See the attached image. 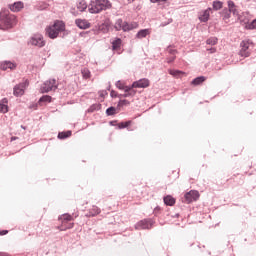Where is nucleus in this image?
<instances>
[{"label":"nucleus","mask_w":256,"mask_h":256,"mask_svg":"<svg viewBox=\"0 0 256 256\" xmlns=\"http://www.w3.org/2000/svg\"><path fill=\"white\" fill-rule=\"evenodd\" d=\"M77 9L81 11V13H83V11L87 9V3H85V1L79 2V4L77 5Z\"/></svg>","instance_id":"nucleus-30"},{"label":"nucleus","mask_w":256,"mask_h":256,"mask_svg":"<svg viewBox=\"0 0 256 256\" xmlns=\"http://www.w3.org/2000/svg\"><path fill=\"white\" fill-rule=\"evenodd\" d=\"M125 105H130L129 100H126V99H124V100H119V102H118V107H123V106H125Z\"/></svg>","instance_id":"nucleus-37"},{"label":"nucleus","mask_w":256,"mask_h":256,"mask_svg":"<svg viewBox=\"0 0 256 256\" xmlns=\"http://www.w3.org/2000/svg\"><path fill=\"white\" fill-rule=\"evenodd\" d=\"M217 37H211L206 40L207 45H217Z\"/></svg>","instance_id":"nucleus-32"},{"label":"nucleus","mask_w":256,"mask_h":256,"mask_svg":"<svg viewBox=\"0 0 256 256\" xmlns=\"http://www.w3.org/2000/svg\"><path fill=\"white\" fill-rule=\"evenodd\" d=\"M29 87V80H24L23 82H20L19 84H16L13 88V95L14 97H23L25 95V89Z\"/></svg>","instance_id":"nucleus-8"},{"label":"nucleus","mask_w":256,"mask_h":256,"mask_svg":"<svg viewBox=\"0 0 256 256\" xmlns=\"http://www.w3.org/2000/svg\"><path fill=\"white\" fill-rule=\"evenodd\" d=\"M159 1H167V0H158V2H159Z\"/></svg>","instance_id":"nucleus-56"},{"label":"nucleus","mask_w":256,"mask_h":256,"mask_svg":"<svg viewBox=\"0 0 256 256\" xmlns=\"http://www.w3.org/2000/svg\"><path fill=\"white\" fill-rule=\"evenodd\" d=\"M59 220L62 221V225H65V223L73 221V216H71L70 214H63L61 217H59Z\"/></svg>","instance_id":"nucleus-18"},{"label":"nucleus","mask_w":256,"mask_h":256,"mask_svg":"<svg viewBox=\"0 0 256 256\" xmlns=\"http://www.w3.org/2000/svg\"><path fill=\"white\" fill-rule=\"evenodd\" d=\"M133 87H135V89H145V87H149V79L143 78L135 81L133 82Z\"/></svg>","instance_id":"nucleus-11"},{"label":"nucleus","mask_w":256,"mask_h":256,"mask_svg":"<svg viewBox=\"0 0 256 256\" xmlns=\"http://www.w3.org/2000/svg\"><path fill=\"white\" fill-rule=\"evenodd\" d=\"M147 35H151V30L142 29V30L137 32L136 39H145V37H147Z\"/></svg>","instance_id":"nucleus-17"},{"label":"nucleus","mask_w":256,"mask_h":256,"mask_svg":"<svg viewBox=\"0 0 256 256\" xmlns=\"http://www.w3.org/2000/svg\"><path fill=\"white\" fill-rule=\"evenodd\" d=\"M29 45H32L33 47H38V49H42V47H45L46 42L45 38L43 37V34H33L29 39Z\"/></svg>","instance_id":"nucleus-6"},{"label":"nucleus","mask_w":256,"mask_h":256,"mask_svg":"<svg viewBox=\"0 0 256 256\" xmlns=\"http://www.w3.org/2000/svg\"><path fill=\"white\" fill-rule=\"evenodd\" d=\"M168 52L170 53V55H175V53H177V50L168 48Z\"/></svg>","instance_id":"nucleus-43"},{"label":"nucleus","mask_w":256,"mask_h":256,"mask_svg":"<svg viewBox=\"0 0 256 256\" xmlns=\"http://www.w3.org/2000/svg\"><path fill=\"white\" fill-rule=\"evenodd\" d=\"M165 25H167V24H162V27H165Z\"/></svg>","instance_id":"nucleus-55"},{"label":"nucleus","mask_w":256,"mask_h":256,"mask_svg":"<svg viewBox=\"0 0 256 256\" xmlns=\"http://www.w3.org/2000/svg\"><path fill=\"white\" fill-rule=\"evenodd\" d=\"M253 50V41L251 40H243L240 43V57H249L251 55V51Z\"/></svg>","instance_id":"nucleus-5"},{"label":"nucleus","mask_w":256,"mask_h":256,"mask_svg":"<svg viewBox=\"0 0 256 256\" xmlns=\"http://www.w3.org/2000/svg\"><path fill=\"white\" fill-rule=\"evenodd\" d=\"M168 73L170 75H172V77H181V75H183V71H179V70H168Z\"/></svg>","instance_id":"nucleus-27"},{"label":"nucleus","mask_w":256,"mask_h":256,"mask_svg":"<svg viewBox=\"0 0 256 256\" xmlns=\"http://www.w3.org/2000/svg\"><path fill=\"white\" fill-rule=\"evenodd\" d=\"M115 86L117 87V89H119L120 91H123L125 89V84L121 83V80H118L115 84Z\"/></svg>","instance_id":"nucleus-36"},{"label":"nucleus","mask_w":256,"mask_h":256,"mask_svg":"<svg viewBox=\"0 0 256 256\" xmlns=\"http://www.w3.org/2000/svg\"><path fill=\"white\" fill-rule=\"evenodd\" d=\"M175 61V56L171 57L169 60H168V63H173Z\"/></svg>","instance_id":"nucleus-46"},{"label":"nucleus","mask_w":256,"mask_h":256,"mask_svg":"<svg viewBox=\"0 0 256 256\" xmlns=\"http://www.w3.org/2000/svg\"><path fill=\"white\" fill-rule=\"evenodd\" d=\"M99 109H101V104H93V105L90 107L89 111H90L91 113H93V111H99Z\"/></svg>","instance_id":"nucleus-34"},{"label":"nucleus","mask_w":256,"mask_h":256,"mask_svg":"<svg viewBox=\"0 0 256 256\" xmlns=\"http://www.w3.org/2000/svg\"><path fill=\"white\" fill-rule=\"evenodd\" d=\"M99 213H101V209H99L97 206H93L88 213V217H95L99 215Z\"/></svg>","instance_id":"nucleus-20"},{"label":"nucleus","mask_w":256,"mask_h":256,"mask_svg":"<svg viewBox=\"0 0 256 256\" xmlns=\"http://www.w3.org/2000/svg\"><path fill=\"white\" fill-rule=\"evenodd\" d=\"M100 29H106V30H107L108 28H107V25L102 24V25L100 26Z\"/></svg>","instance_id":"nucleus-49"},{"label":"nucleus","mask_w":256,"mask_h":256,"mask_svg":"<svg viewBox=\"0 0 256 256\" xmlns=\"http://www.w3.org/2000/svg\"><path fill=\"white\" fill-rule=\"evenodd\" d=\"M8 7L13 13H19V11H21V9L25 7V4H23V2L21 1H18L14 2L13 4H9Z\"/></svg>","instance_id":"nucleus-13"},{"label":"nucleus","mask_w":256,"mask_h":256,"mask_svg":"<svg viewBox=\"0 0 256 256\" xmlns=\"http://www.w3.org/2000/svg\"><path fill=\"white\" fill-rule=\"evenodd\" d=\"M205 79L206 78L204 76L196 77L195 79L192 80L191 85H194L195 87H197V85H201V83H204Z\"/></svg>","instance_id":"nucleus-21"},{"label":"nucleus","mask_w":256,"mask_h":256,"mask_svg":"<svg viewBox=\"0 0 256 256\" xmlns=\"http://www.w3.org/2000/svg\"><path fill=\"white\" fill-rule=\"evenodd\" d=\"M211 13V8H208L202 12L199 13L198 19L201 21V23H207L209 21V17Z\"/></svg>","instance_id":"nucleus-12"},{"label":"nucleus","mask_w":256,"mask_h":256,"mask_svg":"<svg viewBox=\"0 0 256 256\" xmlns=\"http://www.w3.org/2000/svg\"><path fill=\"white\" fill-rule=\"evenodd\" d=\"M246 29H256V19L246 25Z\"/></svg>","instance_id":"nucleus-35"},{"label":"nucleus","mask_w":256,"mask_h":256,"mask_svg":"<svg viewBox=\"0 0 256 256\" xmlns=\"http://www.w3.org/2000/svg\"><path fill=\"white\" fill-rule=\"evenodd\" d=\"M127 97H134L133 92H124L123 94H118V99H127Z\"/></svg>","instance_id":"nucleus-33"},{"label":"nucleus","mask_w":256,"mask_h":256,"mask_svg":"<svg viewBox=\"0 0 256 256\" xmlns=\"http://www.w3.org/2000/svg\"><path fill=\"white\" fill-rule=\"evenodd\" d=\"M21 129H26L25 126L21 125Z\"/></svg>","instance_id":"nucleus-54"},{"label":"nucleus","mask_w":256,"mask_h":256,"mask_svg":"<svg viewBox=\"0 0 256 256\" xmlns=\"http://www.w3.org/2000/svg\"><path fill=\"white\" fill-rule=\"evenodd\" d=\"M110 97L112 98L119 97V94L115 90H111Z\"/></svg>","instance_id":"nucleus-41"},{"label":"nucleus","mask_w":256,"mask_h":256,"mask_svg":"<svg viewBox=\"0 0 256 256\" xmlns=\"http://www.w3.org/2000/svg\"><path fill=\"white\" fill-rule=\"evenodd\" d=\"M212 7H213L214 11H219L220 9H223V2H221L219 0H215L212 3Z\"/></svg>","instance_id":"nucleus-24"},{"label":"nucleus","mask_w":256,"mask_h":256,"mask_svg":"<svg viewBox=\"0 0 256 256\" xmlns=\"http://www.w3.org/2000/svg\"><path fill=\"white\" fill-rule=\"evenodd\" d=\"M0 69L2 71H7V69H10L11 71H13L14 69H17V64L11 61H4V62H1Z\"/></svg>","instance_id":"nucleus-14"},{"label":"nucleus","mask_w":256,"mask_h":256,"mask_svg":"<svg viewBox=\"0 0 256 256\" xmlns=\"http://www.w3.org/2000/svg\"><path fill=\"white\" fill-rule=\"evenodd\" d=\"M133 1H135V0H131V2H133Z\"/></svg>","instance_id":"nucleus-57"},{"label":"nucleus","mask_w":256,"mask_h":256,"mask_svg":"<svg viewBox=\"0 0 256 256\" xmlns=\"http://www.w3.org/2000/svg\"><path fill=\"white\" fill-rule=\"evenodd\" d=\"M184 198L186 203H193V201H197V199H199V191L191 190L184 195Z\"/></svg>","instance_id":"nucleus-10"},{"label":"nucleus","mask_w":256,"mask_h":256,"mask_svg":"<svg viewBox=\"0 0 256 256\" xmlns=\"http://www.w3.org/2000/svg\"><path fill=\"white\" fill-rule=\"evenodd\" d=\"M129 125H131V120L126 121V122H120L118 124V129H127V127H129Z\"/></svg>","instance_id":"nucleus-31"},{"label":"nucleus","mask_w":256,"mask_h":256,"mask_svg":"<svg viewBox=\"0 0 256 256\" xmlns=\"http://www.w3.org/2000/svg\"><path fill=\"white\" fill-rule=\"evenodd\" d=\"M115 113H117V108H115L113 106L106 109V115L108 117H111L112 115H115Z\"/></svg>","instance_id":"nucleus-28"},{"label":"nucleus","mask_w":256,"mask_h":256,"mask_svg":"<svg viewBox=\"0 0 256 256\" xmlns=\"http://www.w3.org/2000/svg\"><path fill=\"white\" fill-rule=\"evenodd\" d=\"M235 8V2L229 0L228 1V10L234 9Z\"/></svg>","instance_id":"nucleus-40"},{"label":"nucleus","mask_w":256,"mask_h":256,"mask_svg":"<svg viewBox=\"0 0 256 256\" xmlns=\"http://www.w3.org/2000/svg\"><path fill=\"white\" fill-rule=\"evenodd\" d=\"M135 89V86H133V83L132 85L130 86H127V85H124V93H133V96L135 97V95L137 94V91L134 90Z\"/></svg>","instance_id":"nucleus-22"},{"label":"nucleus","mask_w":256,"mask_h":256,"mask_svg":"<svg viewBox=\"0 0 256 256\" xmlns=\"http://www.w3.org/2000/svg\"><path fill=\"white\" fill-rule=\"evenodd\" d=\"M137 27H139V24H137V22H132V23L123 22V19L121 18L117 19L114 24V29L116 31H124V33L133 31V29H137Z\"/></svg>","instance_id":"nucleus-4"},{"label":"nucleus","mask_w":256,"mask_h":256,"mask_svg":"<svg viewBox=\"0 0 256 256\" xmlns=\"http://www.w3.org/2000/svg\"><path fill=\"white\" fill-rule=\"evenodd\" d=\"M75 24L79 29H89L91 27V23L86 19H76Z\"/></svg>","instance_id":"nucleus-15"},{"label":"nucleus","mask_w":256,"mask_h":256,"mask_svg":"<svg viewBox=\"0 0 256 256\" xmlns=\"http://www.w3.org/2000/svg\"><path fill=\"white\" fill-rule=\"evenodd\" d=\"M119 47H121V38H116L112 42V49L115 51V50L119 49Z\"/></svg>","instance_id":"nucleus-26"},{"label":"nucleus","mask_w":256,"mask_h":256,"mask_svg":"<svg viewBox=\"0 0 256 256\" xmlns=\"http://www.w3.org/2000/svg\"><path fill=\"white\" fill-rule=\"evenodd\" d=\"M72 132L71 130L59 132L58 133V139H68V137H71Z\"/></svg>","instance_id":"nucleus-25"},{"label":"nucleus","mask_w":256,"mask_h":256,"mask_svg":"<svg viewBox=\"0 0 256 256\" xmlns=\"http://www.w3.org/2000/svg\"><path fill=\"white\" fill-rule=\"evenodd\" d=\"M7 233H9V230H1V231H0V235H1V236L7 235Z\"/></svg>","instance_id":"nucleus-44"},{"label":"nucleus","mask_w":256,"mask_h":256,"mask_svg":"<svg viewBox=\"0 0 256 256\" xmlns=\"http://www.w3.org/2000/svg\"><path fill=\"white\" fill-rule=\"evenodd\" d=\"M105 95H107V92H102V93L100 94V97H105Z\"/></svg>","instance_id":"nucleus-50"},{"label":"nucleus","mask_w":256,"mask_h":256,"mask_svg":"<svg viewBox=\"0 0 256 256\" xmlns=\"http://www.w3.org/2000/svg\"><path fill=\"white\" fill-rule=\"evenodd\" d=\"M51 101H52V98L49 95H44L39 99V103H51Z\"/></svg>","instance_id":"nucleus-29"},{"label":"nucleus","mask_w":256,"mask_h":256,"mask_svg":"<svg viewBox=\"0 0 256 256\" xmlns=\"http://www.w3.org/2000/svg\"><path fill=\"white\" fill-rule=\"evenodd\" d=\"M151 3H159V0H150Z\"/></svg>","instance_id":"nucleus-51"},{"label":"nucleus","mask_w":256,"mask_h":256,"mask_svg":"<svg viewBox=\"0 0 256 256\" xmlns=\"http://www.w3.org/2000/svg\"><path fill=\"white\" fill-rule=\"evenodd\" d=\"M207 51H210V53H216L217 49L212 47L210 49H207Z\"/></svg>","instance_id":"nucleus-45"},{"label":"nucleus","mask_w":256,"mask_h":256,"mask_svg":"<svg viewBox=\"0 0 256 256\" xmlns=\"http://www.w3.org/2000/svg\"><path fill=\"white\" fill-rule=\"evenodd\" d=\"M164 203L169 207H173V205H175V198H173L172 196H166L164 197Z\"/></svg>","instance_id":"nucleus-23"},{"label":"nucleus","mask_w":256,"mask_h":256,"mask_svg":"<svg viewBox=\"0 0 256 256\" xmlns=\"http://www.w3.org/2000/svg\"><path fill=\"white\" fill-rule=\"evenodd\" d=\"M45 31L49 39H57L59 37V33L65 32V23L57 20L52 26L46 27Z\"/></svg>","instance_id":"nucleus-3"},{"label":"nucleus","mask_w":256,"mask_h":256,"mask_svg":"<svg viewBox=\"0 0 256 256\" xmlns=\"http://www.w3.org/2000/svg\"><path fill=\"white\" fill-rule=\"evenodd\" d=\"M15 139H17V138H15V137H12V138H11V141H15Z\"/></svg>","instance_id":"nucleus-53"},{"label":"nucleus","mask_w":256,"mask_h":256,"mask_svg":"<svg viewBox=\"0 0 256 256\" xmlns=\"http://www.w3.org/2000/svg\"><path fill=\"white\" fill-rule=\"evenodd\" d=\"M57 87H59L57 80L49 79L42 84L40 91L41 93H49V91H56Z\"/></svg>","instance_id":"nucleus-7"},{"label":"nucleus","mask_w":256,"mask_h":256,"mask_svg":"<svg viewBox=\"0 0 256 256\" xmlns=\"http://www.w3.org/2000/svg\"><path fill=\"white\" fill-rule=\"evenodd\" d=\"M65 229H73V223H70Z\"/></svg>","instance_id":"nucleus-47"},{"label":"nucleus","mask_w":256,"mask_h":256,"mask_svg":"<svg viewBox=\"0 0 256 256\" xmlns=\"http://www.w3.org/2000/svg\"><path fill=\"white\" fill-rule=\"evenodd\" d=\"M153 223L155 222L151 218L140 220L135 224V229L138 231L141 229H151L153 227Z\"/></svg>","instance_id":"nucleus-9"},{"label":"nucleus","mask_w":256,"mask_h":256,"mask_svg":"<svg viewBox=\"0 0 256 256\" xmlns=\"http://www.w3.org/2000/svg\"><path fill=\"white\" fill-rule=\"evenodd\" d=\"M48 7H49V4H47L45 2H41L39 9H40V11H43V10L47 9Z\"/></svg>","instance_id":"nucleus-39"},{"label":"nucleus","mask_w":256,"mask_h":256,"mask_svg":"<svg viewBox=\"0 0 256 256\" xmlns=\"http://www.w3.org/2000/svg\"><path fill=\"white\" fill-rule=\"evenodd\" d=\"M111 9V2L109 0H92L88 6L89 13H101Z\"/></svg>","instance_id":"nucleus-2"},{"label":"nucleus","mask_w":256,"mask_h":256,"mask_svg":"<svg viewBox=\"0 0 256 256\" xmlns=\"http://www.w3.org/2000/svg\"><path fill=\"white\" fill-rule=\"evenodd\" d=\"M9 103V100L7 98H3L0 101V113H8L9 112V106L7 105Z\"/></svg>","instance_id":"nucleus-16"},{"label":"nucleus","mask_w":256,"mask_h":256,"mask_svg":"<svg viewBox=\"0 0 256 256\" xmlns=\"http://www.w3.org/2000/svg\"><path fill=\"white\" fill-rule=\"evenodd\" d=\"M0 256H9L7 252H0Z\"/></svg>","instance_id":"nucleus-48"},{"label":"nucleus","mask_w":256,"mask_h":256,"mask_svg":"<svg viewBox=\"0 0 256 256\" xmlns=\"http://www.w3.org/2000/svg\"><path fill=\"white\" fill-rule=\"evenodd\" d=\"M110 125H115V122L111 121V122H110Z\"/></svg>","instance_id":"nucleus-52"},{"label":"nucleus","mask_w":256,"mask_h":256,"mask_svg":"<svg viewBox=\"0 0 256 256\" xmlns=\"http://www.w3.org/2000/svg\"><path fill=\"white\" fill-rule=\"evenodd\" d=\"M17 25V17L9 11V9L3 8L0 11V26L2 29H13Z\"/></svg>","instance_id":"nucleus-1"},{"label":"nucleus","mask_w":256,"mask_h":256,"mask_svg":"<svg viewBox=\"0 0 256 256\" xmlns=\"http://www.w3.org/2000/svg\"><path fill=\"white\" fill-rule=\"evenodd\" d=\"M230 13H232L233 15H239V11L235 7L230 9Z\"/></svg>","instance_id":"nucleus-42"},{"label":"nucleus","mask_w":256,"mask_h":256,"mask_svg":"<svg viewBox=\"0 0 256 256\" xmlns=\"http://www.w3.org/2000/svg\"><path fill=\"white\" fill-rule=\"evenodd\" d=\"M221 17L223 21H227V19H231V10L224 8L221 12Z\"/></svg>","instance_id":"nucleus-19"},{"label":"nucleus","mask_w":256,"mask_h":256,"mask_svg":"<svg viewBox=\"0 0 256 256\" xmlns=\"http://www.w3.org/2000/svg\"><path fill=\"white\" fill-rule=\"evenodd\" d=\"M82 75L85 79H89L90 75H91V72H89V70H82Z\"/></svg>","instance_id":"nucleus-38"}]
</instances>
